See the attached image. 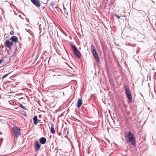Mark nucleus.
I'll return each mask as SVG.
<instances>
[{"mask_svg":"<svg viewBox=\"0 0 156 156\" xmlns=\"http://www.w3.org/2000/svg\"><path fill=\"white\" fill-rule=\"evenodd\" d=\"M127 142L130 143L132 145L134 146L136 144V139L133 134L131 131H129L128 134L125 136Z\"/></svg>","mask_w":156,"mask_h":156,"instance_id":"1","label":"nucleus"},{"mask_svg":"<svg viewBox=\"0 0 156 156\" xmlns=\"http://www.w3.org/2000/svg\"><path fill=\"white\" fill-rule=\"evenodd\" d=\"M71 46L73 49L74 54L75 56L79 58H80L82 56L80 52L78 50L75 45L73 44L71 45Z\"/></svg>","mask_w":156,"mask_h":156,"instance_id":"2","label":"nucleus"},{"mask_svg":"<svg viewBox=\"0 0 156 156\" xmlns=\"http://www.w3.org/2000/svg\"><path fill=\"white\" fill-rule=\"evenodd\" d=\"M12 130L16 138L21 135L20 130L19 127L16 126H14L12 128Z\"/></svg>","mask_w":156,"mask_h":156,"instance_id":"3","label":"nucleus"},{"mask_svg":"<svg viewBox=\"0 0 156 156\" xmlns=\"http://www.w3.org/2000/svg\"><path fill=\"white\" fill-rule=\"evenodd\" d=\"M125 90L126 97L128 98L129 101L131 102L132 98L131 92L129 88L127 87L126 85L125 86Z\"/></svg>","mask_w":156,"mask_h":156,"instance_id":"4","label":"nucleus"},{"mask_svg":"<svg viewBox=\"0 0 156 156\" xmlns=\"http://www.w3.org/2000/svg\"><path fill=\"white\" fill-rule=\"evenodd\" d=\"M41 145L38 141H36L34 144V150L35 151H37L39 150L41 148Z\"/></svg>","mask_w":156,"mask_h":156,"instance_id":"5","label":"nucleus"},{"mask_svg":"<svg viewBox=\"0 0 156 156\" xmlns=\"http://www.w3.org/2000/svg\"><path fill=\"white\" fill-rule=\"evenodd\" d=\"M13 43L12 41H10L8 40L6 41L5 44V46L9 48H11L13 45Z\"/></svg>","mask_w":156,"mask_h":156,"instance_id":"6","label":"nucleus"},{"mask_svg":"<svg viewBox=\"0 0 156 156\" xmlns=\"http://www.w3.org/2000/svg\"><path fill=\"white\" fill-rule=\"evenodd\" d=\"M31 2L36 7H39L41 5L40 1L39 0H30Z\"/></svg>","mask_w":156,"mask_h":156,"instance_id":"7","label":"nucleus"},{"mask_svg":"<svg viewBox=\"0 0 156 156\" xmlns=\"http://www.w3.org/2000/svg\"><path fill=\"white\" fill-rule=\"evenodd\" d=\"M83 104V100L81 98L78 99L76 104L77 107L79 108Z\"/></svg>","mask_w":156,"mask_h":156,"instance_id":"8","label":"nucleus"},{"mask_svg":"<svg viewBox=\"0 0 156 156\" xmlns=\"http://www.w3.org/2000/svg\"><path fill=\"white\" fill-rule=\"evenodd\" d=\"M97 62L99 61V59L98 56V55L96 51L92 52Z\"/></svg>","mask_w":156,"mask_h":156,"instance_id":"9","label":"nucleus"},{"mask_svg":"<svg viewBox=\"0 0 156 156\" xmlns=\"http://www.w3.org/2000/svg\"><path fill=\"white\" fill-rule=\"evenodd\" d=\"M46 139L44 137H41L39 139L40 142L41 144H45L46 142Z\"/></svg>","mask_w":156,"mask_h":156,"instance_id":"10","label":"nucleus"},{"mask_svg":"<svg viewBox=\"0 0 156 156\" xmlns=\"http://www.w3.org/2000/svg\"><path fill=\"white\" fill-rule=\"evenodd\" d=\"M33 122L34 125H37L38 122L40 121V120L37 119V116H34L33 118Z\"/></svg>","mask_w":156,"mask_h":156,"instance_id":"11","label":"nucleus"},{"mask_svg":"<svg viewBox=\"0 0 156 156\" xmlns=\"http://www.w3.org/2000/svg\"><path fill=\"white\" fill-rule=\"evenodd\" d=\"M10 40L15 43L18 42V39L15 36L12 37L10 39Z\"/></svg>","mask_w":156,"mask_h":156,"instance_id":"12","label":"nucleus"},{"mask_svg":"<svg viewBox=\"0 0 156 156\" xmlns=\"http://www.w3.org/2000/svg\"><path fill=\"white\" fill-rule=\"evenodd\" d=\"M51 131L53 134L55 133V130L54 128V124L53 123L51 125Z\"/></svg>","mask_w":156,"mask_h":156,"instance_id":"13","label":"nucleus"},{"mask_svg":"<svg viewBox=\"0 0 156 156\" xmlns=\"http://www.w3.org/2000/svg\"><path fill=\"white\" fill-rule=\"evenodd\" d=\"M91 49L92 52H94V51H96L94 47L93 44H92L91 46Z\"/></svg>","mask_w":156,"mask_h":156,"instance_id":"14","label":"nucleus"},{"mask_svg":"<svg viewBox=\"0 0 156 156\" xmlns=\"http://www.w3.org/2000/svg\"><path fill=\"white\" fill-rule=\"evenodd\" d=\"M87 140H88V142H89L91 140V138L90 137V136H88L86 139V142L87 143V142H88V141H87Z\"/></svg>","mask_w":156,"mask_h":156,"instance_id":"15","label":"nucleus"},{"mask_svg":"<svg viewBox=\"0 0 156 156\" xmlns=\"http://www.w3.org/2000/svg\"><path fill=\"white\" fill-rule=\"evenodd\" d=\"M20 105L21 107L22 108L25 110H27L26 108H25V107L23 106L22 104H21Z\"/></svg>","mask_w":156,"mask_h":156,"instance_id":"16","label":"nucleus"},{"mask_svg":"<svg viewBox=\"0 0 156 156\" xmlns=\"http://www.w3.org/2000/svg\"><path fill=\"white\" fill-rule=\"evenodd\" d=\"M10 73L7 74L6 75H4L3 77V79H4V78H5Z\"/></svg>","mask_w":156,"mask_h":156,"instance_id":"17","label":"nucleus"},{"mask_svg":"<svg viewBox=\"0 0 156 156\" xmlns=\"http://www.w3.org/2000/svg\"><path fill=\"white\" fill-rule=\"evenodd\" d=\"M10 34H11V35H14V32L12 30V31H11L10 32Z\"/></svg>","mask_w":156,"mask_h":156,"instance_id":"18","label":"nucleus"},{"mask_svg":"<svg viewBox=\"0 0 156 156\" xmlns=\"http://www.w3.org/2000/svg\"><path fill=\"white\" fill-rule=\"evenodd\" d=\"M115 16L116 17H117V18L118 19H120V16H119L118 15L115 14Z\"/></svg>","mask_w":156,"mask_h":156,"instance_id":"19","label":"nucleus"},{"mask_svg":"<svg viewBox=\"0 0 156 156\" xmlns=\"http://www.w3.org/2000/svg\"><path fill=\"white\" fill-rule=\"evenodd\" d=\"M3 61V59H1L0 60V64L2 63V61Z\"/></svg>","mask_w":156,"mask_h":156,"instance_id":"20","label":"nucleus"},{"mask_svg":"<svg viewBox=\"0 0 156 156\" xmlns=\"http://www.w3.org/2000/svg\"><path fill=\"white\" fill-rule=\"evenodd\" d=\"M40 116H41V115H39V117H40Z\"/></svg>","mask_w":156,"mask_h":156,"instance_id":"21","label":"nucleus"},{"mask_svg":"<svg viewBox=\"0 0 156 156\" xmlns=\"http://www.w3.org/2000/svg\"><path fill=\"white\" fill-rule=\"evenodd\" d=\"M107 1H108V0H106Z\"/></svg>","mask_w":156,"mask_h":156,"instance_id":"22","label":"nucleus"}]
</instances>
